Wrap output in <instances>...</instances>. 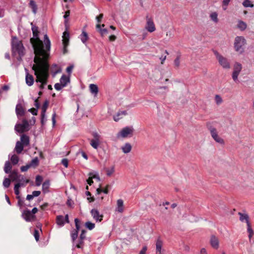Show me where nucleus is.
<instances>
[{"label": "nucleus", "instance_id": "obj_11", "mask_svg": "<svg viewBox=\"0 0 254 254\" xmlns=\"http://www.w3.org/2000/svg\"><path fill=\"white\" fill-rule=\"evenodd\" d=\"M91 214L93 218L96 222H101L103 220V215L99 213V211L96 209H92L90 211Z\"/></svg>", "mask_w": 254, "mask_h": 254}, {"label": "nucleus", "instance_id": "obj_8", "mask_svg": "<svg viewBox=\"0 0 254 254\" xmlns=\"http://www.w3.org/2000/svg\"><path fill=\"white\" fill-rule=\"evenodd\" d=\"M76 229L71 232V238L72 241L73 245H74L75 241L78 236V232L80 229L79 221L77 218L74 219Z\"/></svg>", "mask_w": 254, "mask_h": 254}, {"label": "nucleus", "instance_id": "obj_23", "mask_svg": "<svg viewBox=\"0 0 254 254\" xmlns=\"http://www.w3.org/2000/svg\"><path fill=\"white\" fill-rule=\"evenodd\" d=\"M56 223L60 227H63L64 225L65 221L63 215H58L57 216Z\"/></svg>", "mask_w": 254, "mask_h": 254}, {"label": "nucleus", "instance_id": "obj_29", "mask_svg": "<svg viewBox=\"0 0 254 254\" xmlns=\"http://www.w3.org/2000/svg\"><path fill=\"white\" fill-rule=\"evenodd\" d=\"M21 143L24 146H27L29 144V138L25 134H22L20 137Z\"/></svg>", "mask_w": 254, "mask_h": 254}, {"label": "nucleus", "instance_id": "obj_36", "mask_svg": "<svg viewBox=\"0 0 254 254\" xmlns=\"http://www.w3.org/2000/svg\"><path fill=\"white\" fill-rule=\"evenodd\" d=\"M29 6L32 9V12L36 14L37 10V6L35 1L31 0L29 2Z\"/></svg>", "mask_w": 254, "mask_h": 254}, {"label": "nucleus", "instance_id": "obj_4", "mask_svg": "<svg viewBox=\"0 0 254 254\" xmlns=\"http://www.w3.org/2000/svg\"><path fill=\"white\" fill-rule=\"evenodd\" d=\"M213 53L221 66L225 69H229L231 67L229 60L217 51L214 50Z\"/></svg>", "mask_w": 254, "mask_h": 254}, {"label": "nucleus", "instance_id": "obj_16", "mask_svg": "<svg viewBox=\"0 0 254 254\" xmlns=\"http://www.w3.org/2000/svg\"><path fill=\"white\" fill-rule=\"evenodd\" d=\"M9 176L12 181H18L19 178H21L22 179V175L18 174L15 170L11 172Z\"/></svg>", "mask_w": 254, "mask_h": 254}, {"label": "nucleus", "instance_id": "obj_55", "mask_svg": "<svg viewBox=\"0 0 254 254\" xmlns=\"http://www.w3.org/2000/svg\"><path fill=\"white\" fill-rule=\"evenodd\" d=\"M30 167V165H29V164H27V165H26L25 166H22L20 168V170L21 171V172H26L27 171L28 169H29Z\"/></svg>", "mask_w": 254, "mask_h": 254}, {"label": "nucleus", "instance_id": "obj_46", "mask_svg": "<svg viewBox=\"0 0 254 254\" xmlns=\"http://www.w3.org/2000/svg\"><path fill=\"white\" fill-rule=\"evenodd\" d=\"M9 89V87L6 85L0 87V94H4L5 91H8Z\"/></svg>", "mask_w": 254, "mask_h": 254}, {"label": "nucleus", "instance_id": "obj_60", "mask_svg": "<svg viewBox=\"0 0 254 254\" xmlns=\"http://www.w3.org/2000/svg\"><path fill=\"white\" fill-rule=\"evenodd\" d=\"M142 102V99L140 98V99H137V100H136V102L135 103H132L130 105V107H133L135 106V105H136L138 104L141 103Z\"/></svg>", "mask_w": 254, "mask_h": 254}, {"label": "nucleus", "instance_id": "obj_22", "mask_svg": "<svg viewBox=\"0 0 254 254\" xmlns=\"http://www.w3.org/2000/svg\"><path fill=\"white\" fill-rule=\"evenodd\" d=\"M79 38L82 42L85 44L89 39L87 33L85 31L82 30V33L79 36Z\"/></svg>", "mask_w": 254, "mask_h": 254}, {"label": "nucleus", "instance_id": "obj_49", "mask_svg": "<svg viewBox=\"0 0 254 254\" xmlns=\"http://www.w3.org/2000/svg\"><path fill=\"white\" fill-rule=\"evenodd\" d=\"M213 138L218 143H219L220 144H223L224 143V140L223 139H222L221 137H220L218 135H216V136H214Z\"/></svg>", "mask_w": 254, "mask_h": 254}, {"label": "nucleus", "instance_id": "obj_48", "mask_svg": "<svg viewBox=\"0 0 254 254\" xmlns=\"http://www.w3.org/2000/svg\"><path fill=\"white\" fill-rule=\"evenodd\" d=\"M89 176L90 177H91L93 179H97L98 181H100V178L99 176V175L98 174V173L97 172H92V173H89Z\"/></svg>", "mask_w": 254, "mask_h": 254}, {"label": "nucleus", "instance_id": "obj_14", "mask_svg": "<svg viewBox=\"0 0 254 254\" xmlns=\"http://www.w3.org/2000/svg\"><path fill=\"white\" fill-rule=\"evenodd\" d=\"M210 243L211 247L215 249H218L219 246L218 239L214 236H212L210 240Z\"/></svg>", "mask_w": 254, "mask_h": 254}, {"label": "nucleus", "instance_id": "obj_47", "mask_svg": "<svg viewBox=\"0 0 254 254\" xmlns=\"http://www.w3.org/2000/svg\"><path fill=\"white\" fill-rule=\"evenodd\" d=\"M42 181L43 178L41 176H37L36 177V185L37 186H40L41 185Z\"/></svg>", "mask_w": 254, "mask_h": 254}, {"label": "nucleus", "instance_id": "obj_51", "mask_svg": "<svg viewBox=\"0 0 254 254\" xmlns=\"http://www.w3.org/2000/svg\"><path fill=\"white\" fill-rule=\"evenodd\" d=\"M115 171L114 167H112L111 169H107L106 172L107 175L108 176H110Z\"/></svg>", "mask_w": 254, "mask_h": 254}, {"label": "nucleus", "instance_id": "obj_43", "mask_svg": "<svg viewBox=\"0 0 254 254\" xmlns=\"http://www.w3.org/2000/svg\"><path fill=\"white\" fill-rule=\"evenodd\" d=\"M85 227L89 230H92L95 228V224L90 221L86 222L85 224Z\"/></svg>", "mask_w": 254, "mask_h": 254}, {"label": "nucleus", "instance_id": "obj_7", "mask_svg": "<svg viewBox=\"0 0 254 254\" xmlns=\"http://www.w3.org/2000/svg\"><path fill=\"white\" fill-rule=\"evenodd\" d=\"M242 69V64L236 62L234 64L233 71L232 73V78L235 81H238V77Z\"/></svg>", "mask_w": 254, "mask_h": 254}, {"label": "nucleus", "instance_id": "obj_19", "mask_svg": "<svg viewBox=\"0 0 254 254\" xmlns=\"http://www.w3.org/2000/svg\"><path fill=\"white\" fill-rule=\"evenodd\" d=\"M127 115L126 111H119L115 116L113 118L115 121L118 122L119 120Z\"/></svg>", "mask_w": 254, "mask_h": 254}, {"label": "nucleus", "instance_id": "obj_44", "mask_svg": "<svg viewBox=\"0 0 254 254\" xmlns=\"http://www.w3.org/2000/svg\"><path fill=\"white\" fill-rule=\"evenodd\" d=\"M231 0H223L222 3V7L224 10L227 9L228 6Z\"/></svg>", "mask_w": 254, "mask_h": 254}, {"label": "nucleus", "instance_id": "obj_1", "mask_svg": "<svg viewBox=\"0 0 254 254\" xmlns=\"http://www.w3.org/2000/svg\"><path fill=\"white\" fill-rule=\"evenodd\" d=\"M32 25L33 37L31 38L30 41L35 54L34 59L35 64L32 69L36 76V82L40 83L39 87L43 88L47 84L49 77V65L47 63V59L50 55L51 41L47 34L44 35V41L41 40L38 36V27Z\"/></svg>", "mask_w": 254, "mask_h": 254}, {"label": "nucleus", "instance_id": "obj_2", "mask_svg": "<svg viewBox=\"0 0 254 254\" xmlns=\"http://www.w3.org/2000/svg\"><path fill=\"white\" fill-rule=\"evenodd\" d=\"M12 50L14 55L18 54L17 59H21V56L24 55V47L20 41L16 38H14L12 40Z\"/></svg>", "mask_w": 254, "mask_h": 254}, {"label": "nucleus", "instance_id": "obj_53", "mask_svg": "<svg viewBox=\"0 0 254 254\" xmlns=\"http://www.w3.org/2000/svg\"><path fill=\"white\" fill-rule=\"evenodd\" d=\"M210 131L212 138L218 134L216 129L213 127H211L210 128Z\"/></svg>", "mask_w": 254, "mask_h": 254}, {"label": "nucleus", "instance_id": "obj_27", "mask_svg": "<svg viewBox=\"0 0 254 254\" xmlns=\"http://www.w3.org/2000/svg\"><path fill=\"white\" fill-rule=\"evenodd\" d=\"M50 186L49 180H46L42 184V190L44 193L49 192V189Z\"/></svg>", "mask_w": 254, "mask_h": 254}, {"label": "nucleus", "instance_id": "obj_10", "mask_svg": "<svg viewBox=\"0 0 254 254\" xmlns=\"http://www.w3.org/2000/svg\"><path fill=\"white\" fill-rule=\"evenodd\" d=\"M23 101L19 100L15 108V112L18 118L23 116L25 113V110L23 107Z\"/></svg>", "mask_w": 254, "mask_h": 254}, {"label": "nucleus", "instance_id": "obj_24", "mask_svg": "<svg viewBox=\"0 0 254 254\" xmlns=\"http://www.w3.org/2000/svg\"><path fill=\"white\" fill-rule=\"evenodd\" d=\"M131 148V145L129 143H126L124 145L122 146L121 149L124 153L127 154L130 152Z\"/></svg>", "mask_w": 254, "mask_h": 254}, {"label": "nucleus", "instance_id": "obj_52", "mask_svg": "<svg viewBox=\"0 0 254 254\" xmlns=\"http://www.w3.org/2000/svg\"><path fill=\"white\" fill-rule=\"evenodd\" d=\"M34 236L37 242L39 240V230L35 229L34 232Z\"/></svg>", "mask_w": 254, "mask_h": 254}, {"label": "nucleus", "instance_id": "obj_3", "mask_svg": "<svg viewBox=\"0 0 254 254\" xmlns=\"http://www.w3.org/2000/svg\"><path fill=\"white\" fill-rule=\"evenodd\" d=\"M246 41L243 36H237L234 40V47L235 50L239 54H242L244 51V46Z\"/></svg>", "mask_w": 254, "mask_h": 254}, {"label": "nucleus", "instance_id": "obj_15", "mask_svg": "<svg viewBox=\"0 0 254 254\" xmlns=\"http://www.w3.org/2000/svg\"><path fill=\"white\" fill-rule=\"evenodd\" d=\"M22 217L26 221H30L34 217L32 213L29 210H25L22 213Z\"/></svg>", "mask_w": 254, "mask_h": 254}, {"label": "nucleus", "instance_id": "obj_13", "mask_svg": "<svg viewBox=\"0 0 254 254\" xmlns=\"http://www.w3.org/2000/svg\"><path fill=\"white\" fill-rule=\"evenodd\" d=\"M62 37H63V44L64 45V53H65L66 52V47L68 46V43H69V33L66 31H64L63 33V35Z\"/></svg>", "mask_w": 254, "mask_h": 254}, {"label": "nucleus", "instance_id": "obj_63", "mask_svg": "<svg viewBox=\"0 0 254 254\" xmlns=\"http://www.w3.org/2000/svg\"><path fill=\"white\" fill-rule=\"evenodd\" d=\"M247 230L249 234L254 233L253 230L251 227L250 223L247 224Z\"/></svg>", "mask_w": 254, "mask_h": 254}, {"label": "nucleus", "instance_id": "obj_45", "mask_svg": "<svg viewBox=\"0 0 254 254\" xmlns=\"http://www.w3.org/2000/svg\"><path fill=\"white\" fill-rule=\"evenodd\" d=\"M4 188H8L10 185V180L9 179L5 178L2 183Z\"/></svg>", "mask_w": 254, "mask_h": 254}, {"label": "nucleus", "instance_id": "obj_33", "mask_svg": "<svg viewBox=\"0 0 254 254\" xmlns=\"http://www.w3.org/2000/svg\"><path fill=\"white\" fill-rule=\"evenodd\" d=\"M12 169L11 165L10 163L7 161L5 162L4 167V171L6 174H8L11 172V170Z\"/></svg>", "mask_w": 254, "mask_h": 254}, {"label": "nucleus", "instance_id": "obj_64", "mask_svg": "<svg viewBox=\"0 0 254 254\" xmlns=\"http://www.w3.org/2000/svg\"><path fill=\"white\" fill-rule=\"evenodd\" d=\"M147 247L146 246H144L142 249H141V250L139 252V254H145L146 252V251H147Z\"/></svg>", "mask_w": 254, "mask_h": 254}, {"label": "nucleus", "instance_id": "obj_32", "mask_svg": "<svg viewBox=\"0 0 254 254\" xmlns=\"http://www.w3.org/2000/svg\"><path fill=\"white\" fill-rule=\"evenodd\" d=\"M23 145L20 142L17 141L15 147V151L17 154H20L23 150Z\"/></svg>", "mask_w": 254, "mask_h": 254}, {"label": "nucleus", "instance_id": "obj_25", "mask_svg": "<svg viewBox=\"0 0 254 254\" xmlns=\"http://www.w3.org/2000/svg\"><path fill=\"white\" fill-rule=\"evenodd\" d=\"M237 28L241 31H244L247 27V24L244 21L239 20L237 25Z\"/></svg>", "mask_w": 254, "mask_h": 254}, {"label": "nucleus", "instance_id": "obj_58", "mask_svg": "<svg viewBox=\"0 0 254 254\" xmlns=\"http://www.w3.org/2000/svg\"><path fill=\"white\" fill-rule=\"evenodd\" d=\"M62 164L66 168L68 167V161L67 159L64 158L62 160Z\"/></svg>", "mask_w": 254, "mask_h": 254}, {"label": "nucleus", "instance_id": "obj_40", "mask_svg": "<svg viewBox=\"0 0 254 254\" xmlns=\"http://www.w3.org/2000/svg\"><path fill=\"white\" fill-rule=\"evenodd\" d=\"M10 161L13 165H16L19 161V157L18 156L13 154L10 157Z\"/></svg>", "mask_w": 254, "mask_h": 254}, {"label": "nucleus", "instance_id": "obj_30", "mask_svg": "<svg viewBox=\"0 0 254 254\" xmlns=\"http://www.w3.org/2000/svg\"><path fill=\"white\" fill-rule=\"evenodd\" d=\"M89 89L92 94L96 95L98 93V87L97 85L91 84L89 85Z\"/></svg>", "mask_w": 254, "mask_h": 254}, {"label": "nucleus", "instance_id": "obj_5", "mask_svg": "<svg viewBox=\"0 0 254 254\" xmlns=\"http://www.w3.org/2000/svg\"><path fill=\"white\" fill-rule=\"evenodd\" d=\"M29 129V123L26 119H23L21 124H16L15 126V131L19 133H23Z\"/></svg>", "mask_w": 254, "mask_h": 254}, {"label": "nucleus", "instance_id": "obj_18", "mask_svg": "<svg viewBox=\"0 0 254 254\" xmlns=\"http://www.w3.org/2000/svg\"><path fill=\"white\" fill-rule=\"evenodd\" d=\"M163 242L160 238H158L156 242V254H162L161 253Z\"/></svg>", "mask_w": 254, "mask_h": 254}, {"label": "nucleus", "instance_id": "obj_62", "mask_svg": "<svg viewBox=\"0 0 254 254\" xmlns=\"http://www.w3.org/2000/svg\"><path fill=\"white\" fill-rule=\"evenodd\" d=\"M41 194V191L39 190H35L32 192L33 197H37Z\"/></svg>", "mask_w": 254, "mask_h": 254}, {"label": "nucleus", "instance_id": "obj_21", "mask_svg": "<svg viewBox=\"0 0 254 254\" xmlns=\"http://www.w3.org/2000/svg\"><path fill=\"white\" fill-rule=\"evenodd\" d=\"M239 215L240 216V220L241 222H246L247 224L250 223L249 215L245 213L239 212Z\"/></svg>", "mask_w": 254, "mask_h": 254}, {"label": "nucleus", "instance_id": "obj_41", "mask_svg": "<svg viewBox=\"0 0 254 254\" xmlns=\"http://www.w3.org/2000/svg\"><path fill=\"white\" fill-rule=\"evenodd\" d=\"M83 243H84V240H81L79 238V240H76L75 243L74 245H73V246H75V247H76L77 248L80 249L82 247Z\"/></svg>", "mask_w": 254, "mask_h": 254}, {"label": "nucleus", "instance_id": "obj_42", "mask_svg": "<svg viewBox=\"0 0 254 254\" xmlns=\"http://www.w3.org/2000/svg\"><path fill=\"white\" fill-rule=\"evenodd\" d=\"M22 177L23 180H22L21 178H19V179H18V180L17 181L18 182L17 183L23 184L24 186L22 187H25L26 185L29 182V180L26 179L25 178L23 175H22Z\"/></svg>", "mask_w": 254, "mask_h": 254}, {"label": "nucleus", "instance_id": "obj_38", "mask_svg": "<svg viewBox=\"0 0 254 254\" xmlns=\"http://www.w3.org/2000/svg\"><path fill=\"white\" fill-rule=\"evenodd\" d=\"M23 184L22 183H17L14 185V190L16 196H19L20 192L19 190V188L23 187Z\"/></svg>", "mask_w": 254, "mask_h": 254}, {"label": "nucleus", "instance_id": "obj_54", "mask_svg": "<svg viewBox=\"0 0 254 254\" xmlns=\"http://www.w3.org/2000/svg\"><path fill=\"white\" fill-rule=\"evenodd\" d=\"M215 101L217 105L220 104L222 102L221 96H215Z\"/></svg>", "mask_w": 254, "mask_h": 254}, {"label": "nucleus", "instance_id": "obj_34", "mask_svg": "<svg viewBox=\"0 0 254 254\" xmlns=\"http://www.w3.org/2000/svg\"><path fill=\"white\" fill-rule=\"evenodd\" d=\"M49 102L48 101H45L44 104L42 107L41 116L43 118H45L46 116V112L48 108Z\"/></svg>", "mask_w": 254, "mask_h": 254}, {"label": "nucleus", "instance_id": "obj_20", "mask_svg": "<svg viewBox=\"0 0 254 254\" xmlns=\"http://www.w3.org/2000/svg\"><path fill=\"white\" fill-rule=\"evenodd\" d=\"M116 210L118 212L122 213L124 211V201L122 199H119L117 201V207Z\"/></svg>", "mask_w": 254, "mask_h": 254}, {"label": "nucleus", "instance_id": "obj_6", "mask_svg": "<svg viewBox=\"0 0 254 254\" xmlns=\"http://www.w3.org/2000/svg\"><path fill=\"white\" fill-rule=\"evenodd\" d=\"M133 131L132 127H126L123 128L117 134V137H122L123 138L127 137L128 135H131Z\"/></svg>", "mask_w": 254, "mask_h": 254}, {"label": "nucleus", "instance_id": "obj_57", "mask_svg": "<svg viewBox=\"0 0 254 254\" xmlns=\"http://www.w3.org/2000/svg\"><path fill=\"white\" fill-rule=\"evenodd\" d=\"M86 230H82L81 231V234L80 235V237H79V238L81 240H84L86 238Z\"/></svg>", "mask_w": 254, "mask_h": 254}, {"label": "nucleus", "instance_id": "obj_61", "mask_svg": "<svg viewBox=\"0 0 254 254\" xmlns=\"http://www.w3.org/2000/svg\"><path fill=\"white\" fill-rule=\"evenodd\" d=\"M28 111L31 112L33 115H36L37 114V109L31 108L28 109Z\"/></svg>", "mask_w": 254, "mask_h": 254}, {"label": "nucleus", "instance_id": "obj_39", "mask_svg": "<svg viewBox=\"0 0 254 254\" xmlns=\"http://www.w3.org/2000/svg\"><path fill=\"white\" fill-rule=\"evenodd\" d=\"M39 164V160L37 157L33 158L31 161L29 163L30 167H36Z\"/></svg>", "mask_w": 254, "mask_h": 254}, {"label": "nucleus", "instance_id": "obj_35", "mask_svg": "<svg viewBox=\"0 0 254 254\" xmlns=\"http://www.w3.org/2000/svg\"><path fill=\"white\" fill-rule=\"evenodd\" d=\"M101 26L104 27L105 25L104 24H102V25H101L100 24H98L96 25V28L100 32V33L101 34V35L103 36V35L106 34L108 33V31H107V30L106 29H102L101 28Z\"/></svg>", "mask_w": 254, "mask_h": 254}, {"label": "nucleus", "instance_id": "obj_28", "mask_svg": "<svg viewBox=\"0 0 254 254\" xmlns=\"http://www.w3.org/2000/svg\"><path fill=\"white\" fill-rule=\"evenodd\" d=\"M26 83L28 86H31L34 83V78L32 75L29 74L28 73L26 75Z\"/></svg>", "mask_w": 254, "mask_h": 254}, {"label": "nucleus", "instance_id": "obj_9", "mask_svg": "<svg viewBox=\"0 0 254 254\" xmlns=\"http://www.w3.org/2000/svg\"><path fill=\"white\" fill-rule=\"evenodd\" d=\"M93 138L90 140V144L94 149H97L100 144V135L97 132L93 133Z\"/></svg>", "mask_w": 254, "mask_h": 254}, {"label": "nucleus", "instance_id": "obj_59", "mask_svg": "<svg viewBox=\"0 0 254 254\" xmlns=\"http://www.w3.org/2000/svg\"><path fill=\"white\" fill-rule=\"evenodd\" d=\"M64 86H63V85L60 82L57 83L55 85V88L57 90H61L62 88H63Z\"/></svg>", "mask_w": 254, "mask_h": 254}, {"label": "nucleus", "instance_id": "obj_50", "mask_svg": "<svg viewBox=\"0 0 254 254\" xmlns=\"http://www.w3.org/2000/svg\"><path fill=\"white\" fill-rule=\"evenodd\" d=\"M175 66L177 68H178L180 64V57L178 56L174 62Z\"/></svg>", "mask_w": 254, "mask_h": 254}, {"label": "nucleus", "instance_id": "obj_17", "mask_svg": "<svg viewBox=\"0 0 254 254\" xmlns=\"http://www.w3.org/2000/svg\"><path fill=\"white\" fill-rule=\"evenodd\" d=\"M50 70L53 77L55 76L57 73L61 72L62 71L61 67L56 64L52 65Z\"/></svg>", "mask_w": 254, "mask_h": 254}, {"label": "nucleus", "instance_id": "obj_31", "mask_svg": "<svg viewBox=\"0 0 254 254\" xmlns=\"http://www.w3.org/2000/svg\"><path fill=\"white\" fill-rule=\"evenodd\" d=\"M60 82L63 85V86L65 87L67 85V83L69 82V77L65 75H62L60 79Z\"/></svg>", "mask_w": 254, "mask_h": 254}, {"label": "nucleus", "instance_id": "obj_37", "mask_svg": "<svg viewBox=\"0 0 254 254\" xmlns=\"http://www.w3.org/2000/svg\"><path fill=\"white\" fill-rule=\"evenodd\" d=\"M245 7H253L254 6L253 2L251 0H244L242 3Z\"/></svg>", "mask_w": 254, "mask_h": 254}, {"label": "nucleus", "instance_id": "obj_12", "mask_svg": "<svg viewBox=\"0 0 254 254\" xmlns=\"http://www.w3.org/2000/svg\"><path fill=\"white\" fill-rule=\"evenodd\" d=\"M145 28L149 32H153L156 29L153 20L148 17H147V21Z\"/></svg>", "mask_w": 254, "mask_h": 254}, {"label": "nucleus", "instance_id": "obj_56", "mask_svg": "<svg viewBox=\"0 0 254 254\" xmlns=\"http://www.w3.org/2000/svg\"><path fill=\"white\" fill-rule=\"evenodd\" d=\"M16 198L18 199V205L21 207L24 203V200L22 199L20 196H16Z\"/></svg>", "mask_w": 254, "mask_h": 254}, {"label": "nucleus", "instance_id": "obj_26", "mask_svg": "<svg viewBox=\"0 0 254 254\" xmlns=\"http://www.w3.org/2000/svg\"><path fill=\"white\" fill-rule=\"evenodd\" d=\"M218 15V14L217 12L213 11L209 14V17L211 20L214 23H217L219 21Z\"/></svg>", "mask_w": 254, "mask_h": 254}]
</instances>
